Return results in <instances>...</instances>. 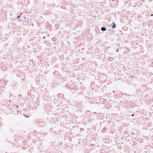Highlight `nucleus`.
Segmentation results:
<instances>
[{
  "label": "nucleus",
  "instance_id": "f257e3e1",
  "mask_svg": "<svg viewBox=\"0 0 153 153\" xmlns=\"http://www.w3.org/2000/svg\"><path fill=\"white\" fill-rule=\"evenodd\" d=\"M29 14L30 13L26 12L24 13L23 16H22V17H23V19L25 21L30 20L28 17L30 16Z\"/></svg>",
  "mask_w": 153,
  "mask_h": 153
},
{
  "label": "nucleus",
  "instance_id": "f03ea898",
  "mask_svg": "<svg viewBox=\"0 0 153 153\" xmlns=\"http://www.w3.org/2000/svg\"><path fill=\"white\" fill-rule=\"evenodd\" d=\"M112 28H114L116 27V25L115 23L114 22H113L112 24Z\"/></svg>",
  "mask_w": 153,
  "mask_h": 153
},
{
  "label": "nucleus",
  "instance_id": "7ed1b4c3",
  "mask_svg": "<svg viewBox=\"0 0 153 153\" xmlns=\"http://www.w3.org/2000/svg\"><path fill=\"white\" fill-rule=\"evenodd\" d=\"M106 28L104 27H102L101 28V30L102 31H105L106 30Z\"/></svg>",
  "mask_w": 153,
  "mask_h": 153
},
{
  "label": "nucleus",
  "instance_id": "20e7f679",
  "mask_svg": "<svg viewBox=\"0 0 153 153\" xmlns=\"http://www.w3.org/2000/svg\"><path fill=\"white\" fill-rule=\"evenodd\" d=\"M22 13H21L20 15L17 17V18H18L17 19L19 21H20L21 20V19L19 20V18L21 17V16L22 15Z\"/></svg>",
  "mask_w": 153,
  "mask_h": 153
},
{
  "label": "nucleus",
  "instance_id": "39448f33",
  "mask_svg": "<svg viewBox=\"0 0 153 153\" xmlns=\"http://www.w3.org/2000/svg\"><path fill=\"white\" fill-rule=\"evenodd\" d=\"M43 38L44 39H45V36H44V37H43Z\"/></svg>",
  "mask_w": 153,
  "mask_h": 153
},
{
  "label": "nucleus",
  "instance_id": "423d86ee",
  "mask_svg": "<svg viewBox=\"0 0 153 153\" xmlns=\"http://www.w3.org/2000/svg\"><path fill=\"white\" fill-rule=\"evenodd\" d=\"M134 116V114H132V116Z\"/></svg>",
  "mask_w": 153,
  "mask_h": 153
},
{
  "label": "nucleus",
  "instance_id": "0eeeda50",
  "mask_svg": "<svg viewBox=\"0 0 153 153\" xmlns=\"http://www.w3.org/2000/svg\"><path fill=\"white\" fill-rule=\"evenodd\" d=\"M151 16H153V14H152L151 15Z\"/></svg>",
  "mask_w": 153,
  "mask_h": 153
},
{
  "label": "nucleus",
  "instance_id": "6e6552de",
  "mask_svg": "<svg viewBox=\"0 0 153 153\" xmlns=\"http://www.w3.org/2000/svg\"><path fill=\"white\" fill-rule=\"evenodd\" d=\"M93 145H93V144L92 145V146H93Z\"/></svg>",
  "mask_w": 153,
  "mask_h": 153
},
{
  "label": "nucleus",
  "instance_id": "1a4fd4ad",
  "mask_svg": "<svg viewBox=\"0 0 153 153\" xmlns=\"http://www.w3.org/2000/svg\"><path fill=\"white\" fill-rule=\"evenodd\" d=\"M117 51L118 52V50H117Z\"/></svg>",
  "mask_w": 153,
  "mask_h": 153
},
{
  "label": "nucleus",
  "instance_id": "9d476101",
  "mask_svg": "<svg viewBox=\"0 0 153 153\" xmlns=\"http://www.w3.org/2000/svg\"><path fill=\"white\" fill-rule=\"evenodd\" d=\"M31 61H33V60L32 59L31 60Z\"/></svg>",
  "mask_w": 153,
  "mask_h": 153
},
{
  "label": "nucleus",
  "instance_id": "9b49d317",
  "mask_svg": "<svg viewBox=\"0 0 153 153\" xmlns=\"http://www.w3.org/2000/svg\"><path fill=\"white\" fill-rule=\"evenodd\" d=\"M112 1H114V0H112Z\"/></svg>",
  "mask_w": 153,
  "mask_h": 153
}]
</instances>
